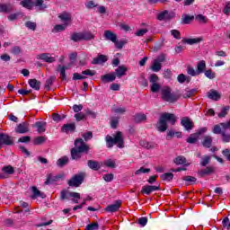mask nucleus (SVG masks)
Returning <instances> with one entry per match:
<instances>
[{"instance_id":"a19ab883","label":"nucleus","mask_w":230,"mask_h":230,"mask_svg":"<svg viewBox=\"0 0 230 230\" xmlns=\"http://www.w3.org/2000/svg\"><path fill=\"white\" fill-rule=\"evenodd\" d=\"M31 193H32V199H38V197H40L41 195H44L37 187L33 186L31 187Z\"/></svg>"},{"instance_id":"f03ea898","label":"nucleus","mask_w":230,"mask_h":230,"mask_svg":"<svg viewBox=\"0 0 230 230\" xmlns=\"http://www.w3.org/2000/svg\"><path fill=\"white\" fill-rule=\"evenodd\" d=\"M167 121H171L172 125H175V121L177 119H175V115L172 113H164L156 124V128L159 132H166L168 128V124L166 123Z\"/></svg>"},{"instance_id":"39448f33","label":"nucleus","mask_w":230,"mask_h":230,"mask_svg":"<svg viewBox=\"0 0 230 230\" xmlns=\"http://www.w3.org/2000/svg\"><path fill=\"white\" fill-rule=\"evenodd\" d=\"M84 178L85 174L84 172L77 173L68 181V186L78 188L84 182Z\"/></svg>"},{"instance_id":"f257e3e1","label":"nucleus","mask_w":230,"mask_h":230,"mask_svg":"<svg viewBox=\"0 0 230 230\" xmlns=\"http://www.w3.org/2000/svg\"><path fill=\"white\" fill-rule=\"evenodd\" d=\"M230 129V119L226 122H222L214 126L213 134H220L223 143H230V133L227 130Z\"/></svg>"},{"instance_id":"7c9ffc66","label":"nucleus","mask_w":230,"mask_h":230,"mask_svg":"<svg viewBox=\"0 0 230 230\" xmlns=\"http://www.w3.org/2000/svg\"><path fill=\"white\" fill-rule=\"evenodd\" d=\"M29 85L30 87H31V89H34L35 91L40 90V82L37 79H30Z\"/></svg>"},{"instance_id":"2f4dec72","label":"nucleus","mask_w":230,"mask_h":230,"mask_svg":"<svg viewBox=\"0 0 230 230\" xmlns=\"http://www.w3.org/2000/svg\"><path fill=\"white\" fill-rule=\"evenodd\" d=\"M66 28H67V23L58 24L54 26V29L52 30V31L53 33H60V31H66Z\"/></svg>"},{"instance_id":"5fc2aeb1","label":"nucleus","mask_w":230,"mask_h":230,"mask_svg":"<svg viewBox=\"0 0 230 230\" xmlns=\"http://www.w3.org/2000/svg\"><path fill=\"white\" fill-rule=\"evenodd\" d=\"M74 118L75 119L76 121H82L87 118V115L84 112H79L75 114Z\"/></svg>"},{"instance_id":"58836bf2","label":"nucleus","mask_w":230,"mask_h":230,"mask_svg":"<svg viewBox=\"0 0 230 230\" xmlns=\"http://www.w3.org/2000/svg\"><path fill=\"white\" fill-rule=\"evenodd\" d=\"M82 40H93L94 39V34L91 32H81Z\"/></svg>"},{"instance_id":"c9c22d12","label":"nucleus","mask_w":230,"mask_h":230,"mask_svg":"<svg viewBox=\"0 0 230 230\" xmlns=\"http://www.w3.org/2000/svg\"><path fill=\"white\" fill-rule=\"evenodd\" d=\"M102 164V166H107V168H116V161L112 159H107Z\"/></svg>"},{"instance_id":"393cba45","label":"nucleus","mask_w":230,"mask_h":230,"mask_svg":"<svg viewBox=\"0 0 230 230\" xmlns=\"http://www.w3.org/2000/svg\"><path fill=\"white\" fill-rule=\"evenodd\" d=\"M68 164H69V157L67 156H63L58 159L56 163L58 168H64V166H66Z\"/></svg>"},{"instance_id":"a211bd4d","label":"nucleus","mask_w":230,"mask_h":230,"mask_svg":"<svg viewBox=\"0 0 230 230\" xmlns=\"http://www.w3.org/2000/svg\"><path fill=\"white\" fill-rule=\"evenodd\" d=\"M181 125L184 127L185 130H192L193 129V121L190 119L188 117H184L181 119Z\"/></svg>"},{"instance_id":"f3484780","label":"nucleus","mask_w":230,"mask_h":230,"mask_svg":"<svg viewBox=\"0 0 230 230\" xmlns=\"http://www.w3.org/2000/svg\"><path fill=\"white\" fill-rule=\"evenodd\" d=\"M121 200H116L113 204L109 205L106 208V211H108V213H116V211H118V209H119V208H121Z\"/></svg>"},{"instance_id":"338daca9","label":"nucleus","mask_w":230,"mask_h":230,"mask_svg":"<svg viewBox=\"0 0 230 230\" xmlns=\"http://www.w3.org/2000/svg\"><path fill=\"white\" fill-rule=\"evenodd\" d=\"M175 164H184L186 163V158L184 156H178L174 159Z\"/></svg>"},{"instance_id":"4468645a","label":"nucleus","mask_w":230,"mask_h":230,"mask_svg":"<svg viewBox=\"0 0 230 230\" xmlns=\"http://www.w3.org/2000/svg\"><path fill=\"white\" fill-rule=\"evenodd\" d=\"M69 197L73 199H80V193L78 192H69L67 190H61L60 191V199L61 200H67Z\"/></svg>"},{"instance_id":"b1692460","label":"nucleus","mask_w":230,"mask_h":230,"mask_svg":"<svg viewBox=\"0 0 230 230\" xmlns=\"http://www.w3.org/2000/svg\"><path fill=\"white\" fill-rule=\"evenodd\" d=\"M181 42H183V44H189L190 46H193V44H199V42H202V38L183 39Z\"/></svg>"},{"instance_id":"c85d7f7f","label":"nucleus","mask_w":230,"mask_h":230,"mask_svg":"<svg viewBox=\"0 0 230 230\" xmlns=\"http://www.w3.org/2000/svg\"><path fill=\"white\" fill-rule=\"evenodd\" d=\"M115 75L118 78H121V76H125L127 75V66H119L116 70H115Z\"/></svg>"},{"instance_id":"774afa93","label":"nucleus","mask_w":230,"mask_h":230,"mask_svg":"<svg viewBox=\"0 0 230 230\" xmlns=\"http://www.w3.org/2000/svg\"><path fill=\"white\" fill-rule=\"evenodd\" d=\"M82 75H84V76H94V75H96V72L94 70L86 69L82 72Z\"/></svg>"},{"instance_id":"4d7b16f0","label":"nucleus","mask_w":230,"mask_h":230,"mask_svg":"<svg viewBox=\"0 0 230 230\" xmlns=\"http://www.w3.org/2000/svg\"><path fill=\"white\" fill-rule=\"evenodd\" d=\"M100 229V225L98 223H91L86 226L85 230H98Z\"/></svg>"},{"instance_id":"f8f14e48","label":"nucleus","mask_w":230,"mask_h":230,"mask_svg":"<svg viewBox=\"0 0 230 230\" xmlns=\"http://www.w3.org/2000/svg\"><path fill=\"white\" fill-rule=\"evenodd\" d=\"M36 58L37 60H43V62H46L47 64H53V62L57 61V59L54 57H51V54L49 53L38 54Z\"/></svg>"},{"instance_id":"9d476101","label":"nucleus","mask_w":230,"mask_h":230,"mask_svg":"<svg viewBox=\"0 0 230 230\" xmlns=\"http://www.w3.org/2000/svg\"><path fill=\"white\" fill-rule=\"evenodd\" d=\"M161 190V185H145L142 187L141 193L143 195H150V193H154V191H159Z\"/></svg>"},{"instance_id":"bb28decb","label":"nucleus","mask_w":230,"mask_h":230,"mask_svg":"<svg viewBox=\"0 0 230 230\" xmlns=\"http://www.w3.org/2000/svg\"><path fill=\"white\" fill-rule=\"evenodd\" d=\"M107 62V56L105 55H99L97 58H94L92 61V64L93 65H100V64H105Z\"/></svg>"},{"instance_id":"ddd939ff","label":"nucleus","mask_w":230,"mask_h":230,"mask_svg":"<svg viewBox=\"0 0 230 230\" xmlns=\"http://www.w3.org/2000/svg\"><path fill=\"white\" fill-rule=\"evenodd\" d=\"M76 130V124L75 122L64 124L61 127V132L63 134H73V132H75Z\"/></svg>"},{"instance_id":"dca6fc26","label":"nucleus","mask_w":230,"mask_h":230,"mask_svg":"<svg viewBox=\"0 0 230 230\" xmlns=\"http://www.w3.org/2000/svg\"><path fill=\"white\" fill-rule=\"evenodd\" d=\"M2 172H0V179H6V174L13 175L15 170H13V167H12L11 165H7L2 168Z\"/></svg>"},{"instance_id":"49530a36","label":"nucleus","mask_w":230,"mask_h":230,"mask_svg":"<svg viewBox=\"0 0 230 230\" xmlns=\"http://www.w3.org/2000/svg\"><path fill=\"white\" fill-rule=\"evenodd\" d=\"M57 181H58V176H53V174H49L45 181V184H53V182Z\"/></svg>"},{"instance_id":"680f3d73","label":"nucleus","mask_w":230,"mask_h":230,"mask_svg":"<svg viewBox=\"0 0 230 230\" xmlns=\"http://www.w3.org/2000/svg\"><path fill=\"white\" fill-rule=\"evenodd\" d=\"M44 141H46V138L44 137H37L36 138H34L33 144L37 146L42 145Z\"/></svg>"},{"instance_id":"1a4fd4ad","label":"nucleus","mask_w":230,"mask_h":230,"mask_svg":"<svg viewBox=\"0 0 230 230\" xmlns=\"http://www.w3.org/2000/svg\"><path fill=\"white\" fill-rule=\"evenodd\" d=\"M16 134H28L30 132V123L21 122L14 128Z\"/></svg>"},{"instance_id":"09e8293b","label":"nucleus","mask_w":230,"mask_h":230,"mask_svg":"<svg viewBox=\"0 0 230 230\" xmlns=\"http://www.w3.org/2000/svg\"><path fill=\"white\" fill-rule=\"evenodd\" d=\"M71 40L74 42H80L82 40V32H75L71 36Z\"/></svg>"},{"instance_id":"6e6d98bb","label":"nucleus","mask_w":230,"mask_h":230,"mask_svg":"<svg viewBox=\"0 0 230 230\" xmlns=\"http://www.w3.org/2000/svg\"><path fill=\"white\" fill-rule=\"evenodd\" d=\"M179 84H184V82H190V77H186L184 74H180L177 77Z\"/></svg>"},{"instance_id":"864d4df0","label":"nucleus","mask_w":230,"mask_h":230,"mask_svg":"<svg viewBox=\"0 0 230 230\" xmlns=\"http://www.w3.org/2000/svg\"><path fill=\"white\" fill-rule=\"evenodd\" d=\"M113 44L115 45V48H117V49H123V46H125V44H127V40H120L118 41V40H116Z\"/></svg>"},{"instance_id":"2eb2a0df","label":"nucleus","mask_w":230,"mask_h":230,"mask_svg":"<svg viewBox=\"0 0 230 230\" xmlns=\"http://www.w3.org/2000/svg\"><path fill=\"white\" fill-rule=\"evenodd\" d=\"M103 37L105 40H111V42H116L118 40V35L111 30L104 31Z\"/></svg>"},{"instance_id":"7ed1b4c3","label":"nucleus","mask_w":230,"mask_h":230,"mask_svg":"<svg viewBox=\"0 0 230 230\" xmlns=\"http://www.w3.org/2000/svg\"><path fill=\"white\" fill-rule=\"evenodd\" d=\"M106 145L108 148H112L114 145H117L118 148H125V140L123 139V133L118 131L114 137L111 135L106 136L105 137Z\"/></svg>"},{"instance_id":"5701e85b","label":"nucleus","mask_w":230,"mask_h":230,"mask_svg":"<svg viewBox=\"0 0 230 230\" xmlns=\"http://www.w3.org/2000/svg\"><path fill=\"white\" fill-rule=\"evenodd\" d=\"M87 164H88V167L91 170H94V172H98V170H100V168H102V163H98L94 160H89Z\"/></svg>"},{"instance_id":"ea45409f","label":"nucleus","mask_w":230,"mask_h":230,"mask_svg":"<svg viewBox=\"0 0 230 230\" xmlns=\"http://www.w3.org/2000/svg\"><path fill=\"white\" fill-rule=\"evenodd\" d=\"M82 152H80L78 149L73 148L71 150V157L73 160H77L80 159V157H82Z\"/></svg>"},{"instance_id":"c03bdc74","label":"nucleus","mask_w":230,"mask_h":230,"mask_svg":"<svg viewBox=\"0 0 230 230\" xmlns=\"http://www.w3.org/2000/svg\"><path fill=\"white\" fill-rule=\"evenodd\" d=\"M162 65L161 63L154 60L153 65L151 66V69L152 71H154V73H159V70L162 68Z\"/></svg>"},{"instance_id":"13d9d810","label":"nucleus","mask_w":230,"mask_h":230,"mask_svg":"<svg viewBox=\"0 0 230 230\" xmlns=\"http://www.w3.org/2000/svg\"><path fill=\"white\" fill-rule=\"evenodd\" d=\"M25 26L26 28H28V30H32V31H35V30H37V23L31 21L25 22Z\"/></svg>"},{"instance_id":"473e14b6","label":"nucleus","mask_w":230,"mask_h":230,"mask_svg":"<svg viewBox=\"0 0 230 230\" xmlns=\"http://www.w3.org/2000/svg\"><path fill=\"white\" fill-rule=\"evenodd\" d=\"M146 115L144 113H137L134 116V121L135 123H141L142 121H146Z\"/></svg>"},{"instance_id":"c756f323","label":"nucleus","mask_w":230,"mask_h":230,"mask_svg":"<svg viewBox=\"0 0 230 230\" xmlns=\"http://www.w3.org/2000/svg\"><path fill=\"white\" fill-rule=\"evenodd\" d=\"M197 71L198 75H202V73H206V61L200 60L197 64Z\"/></svg>"},{"instance_id":"e433bc0d","label":"nucleus","mask_w":230,"mask_h":230,"mask_svg":"<svg viewBox=\"0 0 230 230\" xmlns=\"http://www.w3.org/2000/svg\"><path fill=\"white\" fill-rule=\"evenodd\" d=\"M209 163H211V156H209V155H203L199 162L200 166H208V164H209Z\"/></svg>"},{"instance_id":"37998d69","label":"nucleus","mask_w":230,"mask_h":230,"mask_svg":"<svg viewBox=\"0 0 230 230\" xmlns=\"http://www.w3.org/2000/svg\"><path fill=\"white\" fill-rule=\"evenodd\" d=\"M195 19V16H190L188 14L182 15L181 17V22L182 24H190L191 21Z\"/></svg>"},{"instance_id":"4c0bfd02","label":"nucleus","mask_w":230,"mask_h":230,"mask_svg":"<svg viewBox=\"0 0 230 230\" xmlns=\"http://www.w3.org/2000/svg\"><path fill=\"white\" fill-rule=\"evenodd\" d=\"M23 8H27V10H31L33 8V2L31 0H23L20 3Z\"/></svg>"},{"instance_id":"603ef678","label":"nucleus","mask_w":230,"mask_h":230,"mask_svg":"<svg viewBox=\"0 0 230 230\" xmlns=\"http://www.w3.org/2000/svg\"><path fill=\"white\" fill-rule=\"evenodd\" d=\"M34 5L38 6L40 10H46V8H48V6L44 4V0H36Z\"/></svg>"},{"instance_id":"bf43d9fd","label":"nucleus","mask_w":230,"mask_h":230,"mask_svg":"<svg viewBox=\"0 0 230 230\" xmlns=\"http://www.w3.org/2000/svg\"><path fill=\"white\" fill-rule=\"evenodd\" d=\"M199 139V137L197 134L194 135H190L188 138H187V143H190L191 145L193 143H197V140Z\"/></svg>"},{"instance_id":"6e6552de","label":"nucleus","mask_w":230,"mask_h":230,"mask_svg":"<svg viewBox=\"0 0 230 230\" xmlns=\"http://www.w3.org/2000/svg\"><path fill=\"white\" fill-rule=\"evenodd\" d=\"M175 17V13L168 10L162 11L156 16L158 21H171Z\"/></svg>"},{"instance_id":"3c124183","label":"nucleus","mask_w":230,"mask_h":230,"mask_svg":"<svg viewBox=\"0 0 230 230\" xmlns=\"http://www.w3.org/2000/svg\"><path fill=\"white\" fill-rule=\"evenodd\" d=\"M195 93H197V89L187 90L182 94V96H183V98H191V96L195 95Z\"/></svg>"},{"instance_id":"6ab92c4d","label":"nucleus","mask_w":230,"mask_h":230,"mask_svg":"<svg viewBox=\"0 0 230 230\" xmlns=\"http://www.w3.org/2000/svg\"><path fill=\"white\" fill-rule=\"evenodd\" d=\"M201 145H203L205 148H211V146L213 145V137L209 135L203 137Z\"/></svg>"},{"instance_id":"e2e57ef3","label":"nucleus","mask_w":230,"mask_h":230,"mask_svg":"<svg viewBox=\"0 0 230 230\" xmlns=\"http://www.w3.org/2000/svg\"><path fill=\"white\" fill-rule=\"evenodd\" d=\"M140 173H150V169L141 167L140 169L135 172V175H140Z\"/></svg>"},{"instance_id":"9b49d317","label":"nucleus","mask_w":230,"mask_h":230,"mask_svg":"<svg viewBox=\"0 0 230 230\" xmlns=\"http://www.w3.org/2000/svg\"><path fill=\"white\" fill-rule=\"evenodd\" d=\"M3 145L8 146L13 145V138L7 134L0 133V148H3Z\"/></svg>"},{"instance_id":"a18cd8bd","label":"nucleus","mask_w":230,"mask_h":230,"mask_svg":"<svg viewBox=\"0 0 230 230\" xmlns=\"http://www.w3.org/2000/svg\"><path fill=\"white\" fill-rule=\"evenodd\" d=\"M162 181H167V182H170V181L173 180V173L172 172H165L161 175Z\"/></svg>"},{"instance_id":"69168bd1","label":"nucleus","mask_w":230,"mask_h":230,"mask_svg":"<svg viewBox=\"0 0 230 230\" xmlns=\"http://www.w3.org/2000/svg\"><path fill=\"white\" fill-rule=\"evenodd\" d=\"M113 112H115V114H124L127 112V108H124V107L114 108Z\"/></svg>"},{"instance_id":"aec40b11","label":"nucleus","mask_w":230,"mask_h":230,"mask_svg":"<svg viewBox=\"0 0 230 230\" xmlns=\"http://www.w3.org/2000/svg\"><path fill=\"white\" fill-rule=\"evenodd\" d=\"M208 98H209V100H214V102H218V100H220L221 95L218 92H217V90H210L208 93H207Z\"/></svg>"},{"instance_id":"de8ad7c7","label":"nucleus","mask_w":230,"mask_h":230,"mask_svg":"<svg viewBox=\"0 0 230 230\" xmlns=\"http://www.w3.org/2000/svg\"><path fill=\"white\" fill-rule=\"evenodd\" d=\"M56 77L55 76H50L49 79H47L46 83H45V89H47V91H49L51 85H53V82H55Z\"/></svg>"},{"instance_id":"f704fd0d","label":"nucleus","mask_w":230,"mask_h":230,"mask_svg":"<svg viewBox=\"0 0 230 230\" xmlns=\"http://www.w3.org/2000/svg\"><path fill=\"white\" fill-rule=\"evenodd\" d=\"M206 78L208 80H215L217 78V73H215L212 69H208L204 72Z\"/></svg>"},{"instance_id":"72a5a7b5","label":"nucleus","mask_w":230,"mask_h":230,"mask_svg":"<svg viewBox=\"0 0 230 230\" xmlns=\"http://www.w3.org/2000/svg\"><path fill=\"white\" fill-rule=\"evenodd\" d=\"M213 172H215V168L207 167V168L202 169L201 171H199V175L201 177H204V175H211V173H213Z\"/></svg>"},{"instance_id":"412c9836","label":"nucleus","mask_w":230,"mask_h":230,"mask_svg":"<svg viewBox=\"0 0 230 230\" xmlns=\"http://www.w3.org/2000/svg\"><path fill=\"white\" fill-rule=\"evenodd\" d=\"M32 127L37 128V132L39 134H43V132H46V122L44 121H37Z\"/></svg>"},{"instance_id":"8fccbe9b","label":"nucleus","mask_w":230,"mask_h":230,"mask_svg":"<svg viewBox=\"0 0 230 230\" xmlns=\"http://www.w3.org/2000/svg\"><path fill=\"white\" fill-rule=\"evenodd\" d=\"M187 75H190V76H199V72L193 68V66H188L187 67Z\"/></svg>"},{"instance_id":"20e7f679","label":"nucleus","mask_w":230,"mask_h":230,"mask_svg":"<svg viewBox=\"0 0 230 230\" xmlns=\"http://www.w3.org/2000/svg\"><path fill=\"white\" fill-rule=\"evenodd\" d=\"M162 99L169 103H173L179 100V96L174 93H172V89L168 86L162 88Z\"/></svg>"},{"instance_id":"0e129e2a","label":"nucleus","mask_w":230,"mask_h":230,"mask_svg":"<svg viewBox=\"0 0 230 230\" xmlns=\"http://www.w3.org/2000/svg\"><path fill=\"white\" fill-rule=\"evenodd\" d=\"M171 35L177 40H181V31H179V30H172Z\"/></svg>"},{"instance_id":"4be33fe9","label":"nucleus","mask_w":230,"mask_h":230,"mask_svg":"<svg viewBox=\"0 0 230 230\" xmlns=\"http://www.w3.org/2000/svg\"><path fill=\"white\" fill-rule=\"evenodd\" d=\"M114 80H116V75L114 74H106L101 77V82H102V84H109V82H114Z\"/></svg>"},{"instance_id":"a878e982","label":"nucleus","mask_w":230,"mask_h":230,"mask_svg":"<svg viewBox=\"0 0 230 230\" xmlns=\"http://www.w3.org/2000/svg\"><path fill=\"white\" fill-rule=\"evenodd\" d=\"M58 17L64 24L69 26V23L71 22V14L69 13H62Z\"/></svg>"},{"instance_id":"052dcab7","label":"nucleus","mask_w":230,"mask_h":230,"mask_svg":"<svg viewBox=\"0 0 230 230\" xmlns=\"http://www.w3.org/2000/svg\"><path fill=\"white\" fill-rule=\"evenodd\" d=\"M140 146H143L144 148H147V150H150V148H154V145L145 140L140 141Z\"/></svg>"},{"instance_id":"0eeeda50","label":"nucleus","mask_w":230,"mask_h":230,"mask_svg":"<svg viewBox=\"0 0 230 230\" xmlns=\"http://www.w3.org/2000/svg\"><path fill=\"white\" fill-rule=\"evenodd\" d=\"M75 149L81 152L82 154H88L90 147L84 142V139L82 138H77L75 141Z\"/></svg>"},{"instance_id":"cd10ccee","label":"nucleus","mask_w":230,"mask_h":230,"mask_svg":"<svg viewBox=\"0 0 230 230\" xmlns=\"http://www.w3.org/2000/svg\"><path fill=\"white\" fill-rule=\"evenodd\" d=\"M58 73H59V76L62 82L67 80V75H66V66L62 65H58L57 68Z\"/></svg>"},{"instance_id":"79ce46f5","label":"nucleus","mask_w":230,"mask_h":230,"mask_svg":"<svg viewBox=\"0 0 230 230\" xmlns=\"http://www.w3.org/2000/svg\"><path fill=\"white\" fill-rule=\"evenodd\" d=\"M12 11V4H0V12L2 13H8V12H11Z\"/></svg>"},{"instance_id":"423d86ee","label":"nucleus","mask_w":230,"mask_h":230,"mask_svg":"<svg viewBox=\"0 0 230 230\" xmlns=\"http://www.w3.org/2000/svg\"><path fill=\"white\" fill-rule=\"evenodd\" d=\"M159 76L155 74H152L149 77V83L151 84V93H159L161 84H159Z\"/></svg>"}]
</instances>
